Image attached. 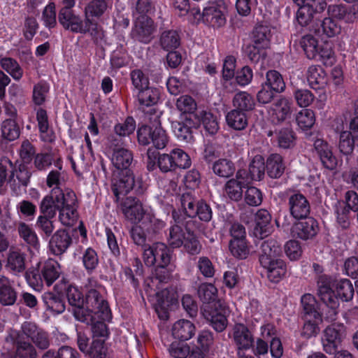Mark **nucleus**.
Wrapping results in <instances>:
<instances>
[{
	"mask_svg": "<svg viewBox=\"0 0 358 358\" xmlns=\"http://www.w3.org/2000/svg\"><path fill=\"white\" fill-rule=\"evenodd\" d=\"M112 163L117 169V173H114L115 178L112 180L111 189L117 199L131 190L138 194H142L141 181L136 180L134 173L136 162L133 152L124 148H115Z\"/></svg>",
	"mask_w": 358,
	"mask_h": 358,
	"instance_id": "nucleus-1",
	"label": "nucleus"
},
{
	"mask_svg": "<svg viewBox=\"0 0 358 358\" xmlns=\"http://www.w3.org/2000/svg\"><path fill=\"white\" fill-rule=\"evenodd\" d=\"M180 201L183 210V215L189 220L198 217L201 222H209L213 217V210L210 205L201 199L193 190H187L180 194ZM182 215V214H180Z\"/></svg>",
	"mask_w": 358,
	"mask_h": 358,
	"instance_id": "nucleus-2",
	"label": "nucleus"
},
{
	"mask_svg": "<svg viewBox=\"0 0 358 358\" xmlns=\"http://www.w3.org/2000/svg\"><path fill=\"white\" fill-rule=\"evenodd\" d=\"M83 313L86 320L82 322L86 324L94 320V315L101 320H110L112 317L107 301L95 289H90L85 294Z\"/></svg>",
	"mask_w": 358,
	"mask_h": 358,
	"instance_id": "nucleus-3",
	"label": "nucleus"
},
{
	"mask_svg": "<svg viewBox=\"0 0 358 358\" xmlns=\"http://www.w3.org/2000/svg\"><path fill=\"white\" fill-rule=\"evenodd\" d=\"M137 138L140 145L145 146L152 143L157 149L164 148L169 141L166 132L157 117L150 122V124L142 125L138 129Z\"/></svg>",
	"mask_w": 358,
	"mask_h": 358,
	"instance_id": "nucleus-4",
	"label": "nucleus"
},
{
	"mask_svg": "<svg viewBox=\"0 0 358 358\" xmlns=\"http://www.w3.org/2000/svg\"><path fill=\"white\" fill-rule=\"evenodd\" d=\"M202 313L205 319L217 332H222L227 327L229 309L224 302L217 299L202 306Z\"/></svg>",
	"mask_w": 358,
	"mask_h": 358,
	"instance_id": "nucleus-5",
	"label": "nucleus"
},
{
	"mask_svg": "<svg viewBox=\"0 0 358 358\" xmlns=\"http://www.w3.org/2000/svg\"><path fill=\"white\" fill-rule=\"evenodd\" d=\"M163 225V222L147 217L139 224L134 225L129 230V234L136 245L147 248L149 245L146 242L152 241Z\"/></svg>",
	"mask_w": 358,
	"mask_h": 358,
	"instance_id": "nucleus-6",
	"label": "nucleus"
},
{
	"mask_svg": "<svg viewBox=\"0 0 358 358\" xmlns=\"http://www.w3.org/2000/svg\"><path fill=\"white\" fill-rule=\"evenodd\" d=\"M346 327L342 323H333L328 325L323 331L322 345L324 350L329 354H335L346 337Z\"/></svg>",
	"mask_w": 358,
	"mask_h": 358,
	"instance_id": "nucleus-7",
	"label": "nucleus"
},
{
	"mask_svg": "<svg viewBox=\"0 0 358 358\" xmlns=\"http://www.w3.org/2000/svg\"><path fill=\"white\" fill-rule=\"evenodd\" d=\"M143 257L148 266L170 264L173 258V250L166 244L157 242L144 248Z\"/></svg>",
	"mask_w": 358,
	"mask_h": 358,
	"instance_id": "nucleus-8",
	"label": "nucleus"
},
{
	"mask_svg": "<svg viewBox=\"0 0 358 358\" xmlns=\"http://www.w3.org/2000/svg\"><path fill=\"white\" fill-rule=\"evenodd\" d=\"M157 25L150 16H138L134 20L131 37L141 43L148 44L155 37Z\"/></svg>",
	"mask_w": 358,
	"mask_h": 358,
	"instance_id": "nucleus-9",
	"label": "nucleus"
},
{
	"mask_svg": "<svg viewBox=\"0 0 358 358\" xmlns=\"http://www.w3.org/2000/svg\"><path fill=\"white\" fill-rule=\"evenodd\" d=\"M172 217L174 221L182 224L185 228L187 236L184 240L182 245L186 251L192 255L199 254L201 249V245L194 232V227L198 224L196 221L194 220H185V216L181 215L175 210L172 211Z\"/></svg>",
	"mask_w": 358,
	"mask_h": 358,
	"instance_id": "nucleus-10",
	"label": "nucleus"
},
{
	"mask_svg": "<svg viewBox=\"0 0 358 358\" xmlns=\"http://www.w3.org/2000/svg\"><path fill=\"white\" fill-rule=\"evenodd\" d=\"M320 299L323 303L321 308V317L323 316L328 322L335 321L337 319L340 303L334 292L323 287L320 290Z\"/></svg>",
	"mask_w": 358,
	"mask_h": 358,
	"instance_id": "nucleus-11",
	"label": "nucleus"
},
{
	"mask_svg": "<svg viewBox=\"0 0 358 358\" xmlns=\"http://www.w3.org/2000/svg\"><path fill=\"white\" fill-rule=\"evenodd\" d=\"M287 206L291 216L297 220L306 219L310 215V202L303 194L298 191H294L289 196Z\"/></svg>",
	"mask_w": 358,
	"mask_h": 358,
	"instance_id": "nucleus-12",
	"label": "nucleus"
},
{
	"mask_svg": "<svg viewBox=\"0 0 358 358\" xmlns=\"http://www.w3.org/2000/svg\"><path fill=\"white\" fill-rule=\"evenodd\" d=\"M22 334L30 338L32 343L41 350H47L50 341L48 333L31 322H25L22 325Z\"/></svg>",
	"mask_w": 358,
	"mask_h": 358,
	"instance_id": "nucleus-13",
	"label": "nucleus"
},
{
	"mask_svg": "<svg viewBox=\"0 0 358 358\" xmlns=\"http://www.w3.org/2000/svg\"><path fill=\"white\" fill-rule=\"evenodd\" d=\"M178 294L173 288H166L156 294L155 308L159 318H168V310L171 306L178 303Z\"/></svg>",
	"mask_w": 358,
	"mask_h": 358,
	"instance_id": "nucleus-14",
	"label": "nucleus"
},
{
	"mask_svg": "<svg viewBox=\"0 0 358 358\" xmlns=\"http://www.w3.org/2000/svg\"><path fill=\"white\" fill-rule=\"evenodd\" d=\"M327 13L333 18L346 23H353L358 20V2L351 5H329L327 8Z\"/></svg>",
	"mask_w": 358,
	"mask_h": 358,
	"instance_id": "nucleus-15",
	"label": "nucleus"
},
{
	"mask_svg": "<svg viewBox=\"0 0 358 358\" xmlns=\"http://www.w3.org/2000/svg\"><path fill=\"white\" fill-rule=\"evenodd\" d=\"M232 338L236 346V354L254 346V337L248 327L243 324H235L232 329Z\"/></svg>",
	"mask_w": 358,
	"mask_h": 358,
	"instance_id": "nucleus-16",
	"label": "nucleus"
},
{
	"mask_svg": "<svg viewBox=\"0 0 358 358\" xmlns=\"http://www.w3.org/2000/svg\"><path fill=\"white\" fill-rule=\"evenodd\" d=\"M58 21L64 29L69 30L72 33L80 34V32L86 31L83 28L85 19L76 14L73 10L61 8L58 14Z\"/></svg>",
	"mask_w": 358,
	"mask_h": 358,
	"instance_id": "nucleus-17",
	"label": "nucleus"
},
{
	"mask_svg": "<svg viewBox=\"0 0 358 358\" xmlns=\"http://www.w3.org/2000/svg\"><path fill=\"white\" fill-rule=\"evenodd\" d=\"M304 220L296 222L292 227V236L303 241L313 239L319 232L317 221L313 217H307Z\"/></svg>",
	"mask_w": 358,
	"mask_h": 358,
	"instance_id": "nucleus-18",
	"label": "nucleus"
},
{
	"mask_svg": "<svg viewBox=\"0 0 358 358\" xmlns=\"http://www.w3.org/2000/svg\"><path fill=\"white\" fill-rule=\"evenodd\" d=\"M71 234L64 229L56 231L50 237L48 243L50 251L56 256L63 255L72 245Z\"/></svg>",
	"mask_w": 358,
	"mask_h": 358,
	"instance_id": "nucleus-19",
	"label": "nucleus"
},
{
	"mask_svg": "<svg viewBox=\"0 0 358 358\" xmlns=\"http://www.w3.org/2000/svg\"><path fill=\"white\" fill-rule=\"evenodd\" d=\"M66 295L74 317L81 322L85 321L83 313L85 298L83 293L77 287L69 285L66 289Z\"/></svg>",
	"mask_w": 358,
	"mask_h": 358,
	"instance_id": "nucleus-20",
	"label": "nucleus"
},
{
	"mask_svg": "<svg viewBox=\"0 0 358 358\" xmlns=\"http://www.w3.org/2000/svg\"><path fill=\"white\" fill-rule=\"evenodd\" d=\"M282 250L278 241L273 238L264 241L260 245L259 261L261 265H268L271 260L278 259Z\"/></svg>",
	"mask_w": 358,
	"mask_h": 358,
	"instance_id": "nucleus-21",
	"label": "nucleus"
},
{
	"mask_svg": "<svg viewBox=\"0 0 358 358\" xmlns=\"http://www.w3.org/2000/svg\"><path fill=\"white\" fill-rule=\"evenodd\" d=\"M194 15L196 17L199 15L203 23L214 28H220L226 23L224 13L216 6L205 8L202 13H201L199 10H196Z\"/></svg>",
	"mask_w": 358,
	"mask_h": 358,
	"instance_id": "nucleus-22",
	"label": "nucleus"
},
{
	"mask_svg": "<svg viewBox=\"0 0 358 358\" xmlns=\"http://www.w3.org/2000/svg\"><path fill=\"white\" fill-rule=\"evenodd\" d=\"M314 148L322 165L329 170H334L337 166V159L334 155L331 147L322 139L317 138L314 142Z\"/></svg>",
	"mask_w": 358,
	"mask_h": 358,
	"instance_id": "nucleus-23",
	"label": "nucleus"
},
{
	"mask_svg": "<svg viewBox=\"0 0 358 358\" xmlns=\"http://www.w3.org/2000/svg\"><path fill=\"white\" fill-rule=\"evenodd\" d=\"M122 213L132 222L143 220L144 210L139 199L133 196H127L121 203Z\"/></svg>",
	"mask_w": 358,
	"mask_h": 358,
	"instance_id": "nucleus-24",
	"label": "nucleus"
},
{
	"mask_svg": "<svg viewBox=\"0 0 358 358\" xmlns=\"http://www.w3.org/2000/svg\"><path fill=\"white\" fill-rule=\"evenodd\" d=\"M271 215L265 209H259L255 214V226L253 229L256 238L263 239L267 237L272 231L273 226L271 223Z\"/></svg>",
	"mask_w": 358,
	"mask_h": 358,
	"instance_id": "nucleus-25",
	"label": "nucleus"
},
{
	"mask_svg": "<svg viewBox=\"0 0 358 358\" xmlns=\"http://www.w3.org/2000/svg\"><path fill=\"white\" fill-rule=\"evenodd\" d=\"M292 113V102L286 97H280L273 104L272 122L281 124L289 118Z\"/></svg>",
	"mask_w": 358,
	"mask_h": 358,
	"instance_id": "nucleus-26",
	"label": "nucleus"
},
{
	"mask_svg": "<svg viewBox=\"0 0 358 358\" xmlns=\"http://www.w3.org/2000/svg\"><path fill=\"white\" fill-rule=\"evenodd\" d=\"M59 193V187H55L51 190L50 194L45 196L41 202L40 210L44 215H48L50 217H54L57 210H59V201L58 200V195Z\"/></svg>",
	"mask_w": 358,
	"mask_h": 358,
	"instance_id": "nucleus-27",
	"label": "nucleus"
},
{
	"mask_svg": "<svg viewBox=\"0 0 358 358\" xmlns=\"http://www.w3.org/2000/svg\"><path fill=\"white\" fill-rule=\"evenodd\" d=\"M234 109L248 115L255 108V100L253 96L247 92H238L232 99Z\"/></svg>",
	"mask_w": 358,
	"mask_h": 358,
	"instance_id": "nucleus-28",
	"label": "nucleus"
},
{
	"mask_svg": "<svg viewBox=\"0 0 358 358\" xmlns=\"http://www.w3.org/2000/svg\"><path fill=\"white\" fill-rule=\"evenodd\" d=\"M136 96L140 109L156 105L160 99L159 89L150 85L138 91Z\"/></svg>",
	"mask_w": 358,
	"mask_h": 358,
	"instance_id": "nucleus-29",
	"label": "nucleus"
},
{
	"mask_svg": "<svg viewBox=\"0 0 358 358\" xmlns=\"http://www.w3.org/2000/svg\"><path fill=\"white\" fill-rule=\"evenodd\" d=\"M285 170L284 159L280 154L273 153L268 157L266 162V171L271 178H280L284 173Z\"/></svg>",
	"mask_w": 358,
	"mask_h": 358,
	"instance_id": "nucleus-30",
	"label": "nucleus"
},
{
	"mask_svg": "<svg viewBox=\"0 0 358 358\" xmlns=\"http://www.w3.org/2000/svg\"><path fill=\"white\" fill-rule=\"evenodd\" d=\"M194 324L187 320H180L173 326L172 334L173 337L181 341L190 339L195 334Z\"/></svg>",
	"mask_w": 358,
	"mask_h": 358,
	"instance_id": "nucleus-31",
	"label": "nucleus"
},
{
	"mask_svg": "<svg viewBox=\"0 0 358 358\" xmlns=\"http://www.w3.org/2000/svg\"><path fill=\"white\" fill-rule=\"evenodd\" d=\"M267 271V277L271 282H278L287 273L285 262L278 258L271 260L268 265H262Z\"/></svg>",
	"mask_w": 358,
	"mask_h": 358,
	"instance_id": "nucleus-32",
	"label": "nucleus"
},
{
	"mask_svg": "<svg viewBox=\"0 0 358 358\" xmlns=\"http://www.w3.org/2000/svg\"><path fill=\"white\" fill-rule=\"evenodd\" d=\"M41 272L44 282L48 286H50L59 278L61 274L59 264L52 259H48L40 266Z\"/></svg>",
	"mask_w": 358,
	"mask_h": 358,
	"instance_id": "nucleus-33",
	"label": "nucleus"
},
{
	"mask_svg": "<svg viewBox=\"0 0 358 358\" xmlns=\"http://www.w3.org/2000/svg\"><path fill=\"white\" fill-rule=\"evenodd\" d=\"M213 173L220 178H229L236 172L235 163L228 158H220L211 166Z\"/></svg>",
	"mask_w": 358,
	"mask_h": 358,
	"instance_id": "nucleus-34",
	"label": "nucleus"
},
{
	"mask_svg": "<svg viewBox=\"0 0 358 358\" xmlns=\"http://www.w3.org/2000/svg\"><path fill=\"white\" fill-rule=\"evenodd\" d=\"M25 254L20 250L10 248L7 255L6 266L14 273H21L25 270Z\"/></svg>",
	"mask_w": 358,
	"mask_h": 358,
	"instance_id": "nucleus-35",
	"label": "nucleus"
},
{
	"mask_svg": "<svg viewBox=\"0 0 358 358\" xmlns=\"http://www.w3.org/2000/svg\"><path fill=\"white\" fill-rule=\"evenodd\" d=\"M42 300L47 310L57 314L62 313L66 309L64 300L59 293L45 292Z\"/></svg>",
	"mask_w": 358,
	"mask_h": 358,
	"instance_id": "nucleus-36",
	"label": "nucleus"
},
{
	"mask_svg": "<svg viewBox=\"0 0 358 358\" xmlns=\"http://www.w3.org/2000/svg\"><path fill=\"white\" fill-rule=\"evenodd\" d=\"M15 354L20 358H37L38 353L35 346L29 341L18 334L14 342Z\"/></svg>",
	"mask_w": 358,
	"mask_h": 358,
	"instance_id": "nucleus-37",
	"label": "nucleus"
},
{
	"mask_svg": "<svg viewBox=\"0 0 358 358\" xmlns=\"http://www.w3.org/2000/svg\"><path fill=\"white\" fill-rule=\"evenodd\" d=\"M16 299L17 293L8 278L0 275V302L4 306H10L15 303Z\"/></svg>",
	"mask_w": 358,
	"mask_h": 358,
	"instance_id": "nucleus-38",
	"label": "nucleus"
},
{
	"mask_svg": "<svg viewBox=\"0 0 358 358\" xmlns=\"http://www.w3.org/2000/svg\"><path fill=\"white\" fill-rule=\"evenodd\" d=\"M301 303L303 308V317L321 320L320 313L317 310V303L315 298L310 294H305L301 296Z\"/></svg>",
	"mask_w": 358,
	"mask_h": 358,
	"instance_id": "nucleus-39",
	"label": "nucleus"
},
{
	"mask_svg": "<svg viewBox=\"0 0 358 358\" xmlns=\"http://www.w3.org/2000/svg\"><path fill=\"white\" fill-rule=\"evenodd\" d=\"M336 296L343 301H350L352 299L355 289L351 281L348 279L336 280L333 285Z\"/></svg>",
	"mask_w": 358,
	"mask_h": 358,
	"instance_id": "nucleus-40",
	"label": "nucleus"
},
{
	"mask_svg": "<svg viewBox=\"0 0 358 358\" xmlns=\"http://www.w3.org/2000/svg\"><path fill=\"white\" fill-rule=\"evenodd\" d=\"M159 45L166 51L175 50L180 45V36L176 30H164L160 34Z\"/></svg>",
	"mask_w": 358,
	"mask_h": 358,
	"instance_id": "nucleus-41",
	"label": "nucleus"
},
{
	"mask_svg": "<svg viewBox=\"0 0 358 358\" xmlns=\"http://www.w3.org/2000/svg\"><path fill=\"white\" fill-rule=\"evenodd\" d=\"M227 125L235 130H243L248 124V115L235 109L226 115Z\"/></svg>",
	"mask_w": 358,
	"mask_h": 358,
	"instance_id": "nucleus-42",
	"label": "nucleus"
},
{
	"mask_svg": "<svg viewBox=\"0 0 358 358\" xmlns=\"http://www.w3.org/2000/svg\"><path fill=\"white\" fill-rule=\"evenodd\" d=\"M278 145L284 150L292 149L296 145V136L290 127H284L275 132Z\"/></svg>",
	"mask_w": 358,
	"mask_h": 358,
	"instance_id": "nucleus-43",
	"label": "nucleus"
},
{
	"mask_svg": "<svg viewBox=\"0 0 358 358\" xmlns=\"http://www.w3.org/2000/svg\"><path fill=\"white\" fill-rule=\"evenodd\" d=\"M325 71L320 66H310L307 71L309 85L315 90L322 88L326 83Z\"/></svg>",
	"mask_w": 358,
	"mask_h": 358,
	"instance_id": "nucleus-44",
	"label": "nucleus"
},
{
	"mask_svg": "<svg viewBox=\"0 0 358 358\" xmlns=\"http://www.w3.org/2000/svg\"><path fill=\"white\" fill-rule=\"evenodd\" d=\"M107 8L106 0H91L85 8V19H99Z\"/></svg>",
	"mask_w": 358,
	"mask_h": 358,
	"instance_id": "nucleus-45",
	"label": "nucleus"
},
{
	"mask_svg": "<svg viewBox=\"0 0 358 358\" xmlns=\"http://www.w3.org/2000/svg\"><path fill=\"white\" fill-rule=\"evenodd\" d=\"M266 162L263 156L255 155L250 162L248 167V173L250 178L254 180H262L265 175Z\"/></svg>",
	"mask_w": 358,
	"mask_h": 358,
	"instance_id": "nucleus-46",
	"label": "nucleus"
},
{
	"mask_svg": "<svg viewBox=\"0 0 358 358\" xmlns=\"http://www.w3.org/2000/svg\"><path fill=\"white\" fill-rule=\"evenodd\" d=\"M263 83L276 93L284 92L286 87L282 76L276 70L268 71L266 73V80Z\"/></svg>",
	"mask_w": 358,
	"mask_h": 358,
	"instance_id": "nucleus-47",
	"label": "nucleus"
},
{
	"mask_svg": "<svg viewBox=\"0 0 358 358\" xmlns=\"http://www.w3.org/2000/svg\"><path fill=\"white\" fill-rule=\"evenodd\" d=\"M271 37V29L266 24L259 23L252 31V42L262 47H268Z\"/></svg>",
	"mask_w": 358,
	"mask_h": 358,
	"instance_id": "nucleus-48",
	"label": "nucleus"
},
{
	"mask_svg": "<svg viewBox=\"0 0 358 358\" xmlns=\"http://www.w3.org/2000/svg\"><path fill=\"white\" fill-rule=\"evenodd\" d=\"M247 186L243 180L230 179L225 184V191L229 198L234 201H239L243 198V189Z\"/></svg>",
	"mask_w": 358,
	"mask_h": 358,
	"instance_id": "nucleus-49",
	"label": "nucleus"
},
{
	"mask_svg": "<svg viewBox=\"0 0 358 358\" xmlns=\"http://www.w3.org/2000/svg\"><path fill=\"white\" fill-rule=\"evenodd\" d=\"M299 44L308 59H317L319 45L314 36L309 34L303 36Z\"/></svg>",
	"mask_w": 358,
	"mask_h": 358,
	"instance_id": "nucleus-50",
	"label": "nucleus"
},
{
	"mask_svg": "<svg viewBox=\"0 0 358 358\" xmlns=\"http://www.w3.org/2000/svg\"><path fill=\"white\" fill-rule=\"evenodd\" d=\"M20 236L30 246L38 248L39 241L34 229L24 222H20L17 226Z\"/></svg>",
	"mask_w": 358,
	"mask_h": 358,
	"instance_id": "nucleus-51",
	"label": "nucleus"
},
{
	"mask_svg": "<svg viewBox=\"0 0 358 358\" xmlns=\"http://www.w3.org/2000/svg\"><path fill=\"white\" fill-rule=\"evenodd\" d=\"M197 294L203 305L217 300V289L212 283H201L198 287Z\"/></svg>",
	"mask_w": 358,
	"mask_h": 358,
	"instance_id": "nucleus-52",
	"label": "nucleus"
},
{
	"mask_svg": "<svg viewBox=\"0 0 358 358\" xmlns=\"http://www.w3.org/2000/svg\"><path fill=\"white\" fill-rule=\"evenodd\" d=\"M200 125L203 124L205 130L210 135L216 134L219 129V124L216 116L211 112L204 110H200Z\"/></svg>",
	"mask_w": 358,
	"mask_h": 358,
	"instance_id": "nucleus-53",
	"label": "nucleus"
},
{
	"mask_svg": "<svg viewBox=\"0 0 358 358\" xmlns=\"http://www.w3.org/2000/svg\"><path fill=\"white\" fill-rule=\"evenodd\" d=\"M174 222L176 224L169 229L168 242L171 248H178L183 245L184 240L186 237L185 236V233L180 226V223H177L176 221ZM181 225L182 224H181Z\"/></svg>",
	"mask_w": 358,
	"mask_h": 358,
	"instance_id": "nucleus-54",
	"label": "nucleus"
},
{
	"mask_svg": "<svg viewBox=\"0 0 358 358\" xmlns=\"http://www.w3.org/2000/svg\"><path fill=\"white\" fill-rule=\"evenodd\" d=\"M173 266L170 264L157 265L155 267L152 273V280H157L159 283L166 284L169 282L173 278Z\"/></svg>",
	"mask_w": 358,
	"mask_h": 358,
	"instance_id": "nucleus-55",
	"label": "nucleus"
},
{
	"mask_svg": "<svg viewBox=\"0 0 358 358\" xmlns=\"http://www.w3.org/2000/svg\"><path fill=\"white\" fill-rule=\"evenodd\" d=\"M42 358H80V354L75 348L63 345L57 351L54 350L46 351Z\"/></svg>",
	"mask_w": 358,
	"mask_h": 358,
	"instance_id": "nucleus-56",
	"label": "nucleus"
},
{
	"mask_svg": "<svg viewBox=\"0 0 358 358\" xmlns=\"http://www.w3.org/2000/svg\"><path fill=\"white\" fill-rule=\"evenodd\" d=\"M351 131H344L340 134L338 149L344 155H351L355 148V138Z\"/></svg>",
	"mask_w": 358,
	"mask_h": 358,
	"instance_id": "nucleus-57",
	"label": "nucleus"
},
{
	"mask_svg": "<svg viewBox=\"0 0 358 358\" xmlns=\"http://www.w3.org/2000/svg\"><path fill=\"white\" fill-rule=\"evenodd\" d=\"M1 132L3 138L9 141H14L20 136V128L14 119L10 118L2 122Z\"/></svg>",
	"mask_w": 358,
	"mask_h": 358,
	"instance_id": "nucleus-58",
	"label": "nucleus"
},
{
	"mask_svg": "<svg viewBox=\"0 0 358 358\" xmlns=\"http://www.w3.org/2000/svg\"><path fill=\"white\" fill-rule=\"evenodd\" d=\"M107 352L104 339L94 338L85 355L90 358H106Z\"/></svg>",
	"mask_w": 358,
	"mask_h": 358,
	"instance_id": "nucleus-59",
	"label": "nucleus"
},
{
	"mask_svg": "<svg viewBox=\"0 0 358 358\" xmlns=\"http://www.w3.org/2000/svg\"><path fill=\"white\" fill-rule=\"evenodd\" d=\"M231 255L239 259H245L250 253L247 240L230 241L229 243Z\"/></svg>",
	"mask_w": 358,
	"mask_h": 358,
	"instance_id": "nucleus-60",
	"label": "nucleus"
},
{
	"mask_svg": "<svg viewBox=\"0 0 358 358\" xmlns=\"http://www.w3.org/2000/svg\"><path fill=\"white\" fill-rule=\"evenodd\" d=\"M1 67L15 80H20L23 73L22 68L17 61L11 57H4L0 60Z\"/></svg>",
	"mask_w": 358,
	"mask_h": 358,
	"instance_id": "nucleus-61",
	"label": "nucleus"
},
{
	"mask_svg": "<svg viewBox=\"0 0 358 358\" xmlns=\"http://www.w3.org/2000/svg\"><path fill=\"white\" fill-rule=\"evenodd\" d=\"M172 128L178 140L182 143H191L194 136L192 131L180 121L172 122Z\"/></svg>",
	"mask_w": 358,
	"mask_h": 358,
	"instance_id": "nucleus-62",
	"label": "nucleus"
},
{
	"mask_svg": "<svg viewBox=\"0 0 358 358\" xmlns=\"http://www.w3.org/2000/svg\"><path fill=\"white\" fill-rule=\"evenodd\" d=\"M296 121L301 129L308 130L315 124L314 112L310 109H303L296 115Z\"/></svg>",
	"mask_w": 358,
	"mask_h": 358,
	"instance_id": "nucleus-63",
	"label": "nucleus"
},
{
	"mask_svg": "<svg viewBox=\"0 0 358 358\" xmlns=\"http://www.w3.org/2000/svg\"><path fill=\"white\" fill-rule=\"evenodd\" d=\"M299 6V8L296 12V20L298 23L302 26H307L309 23H310L313 20H320V16H316L313 14V10H310L308 7H307L305 4H296Z\"/></svg>",
	"mask_w": 358,
	"mask_h": 358,
	"instance_id": "nucleus-64",
	"label": "nucleus"
}]
</instances>
